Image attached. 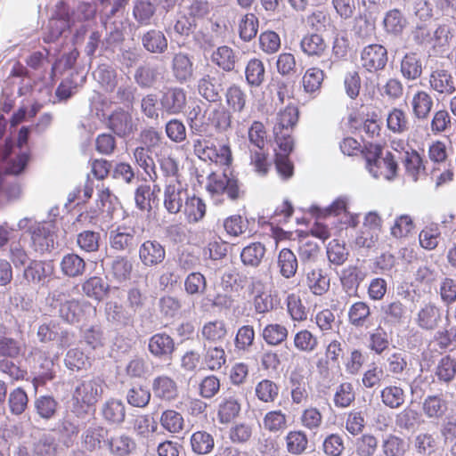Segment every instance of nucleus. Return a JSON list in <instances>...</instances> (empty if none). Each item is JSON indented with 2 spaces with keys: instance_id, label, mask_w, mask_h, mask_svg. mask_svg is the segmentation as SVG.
<instances>
[{
  "instance_id": "37",
  "label": "nucleus",
  "mask_w": 456,
  "mask_h": 456,
  "mask_svg": "<svg viewBox=\"0 0 456 456\" xmlns=\"http://www.w3.org/2000/svg\"><path fill=\"white\" fill-rule=\"evenodd\" d=\"M56 377L54 359L49 356L40 358L37 370L32 379V384L37 390L39 387L46 385Z\"/></svg>"
},
{
  "instance_id": "60",
  "label": "nucleus",
  "mask_w": 456,
  "mask_h": 456,
  "mask_svg": "<svg viewBox=\"0 0 456 456\" xmlns=\"http://www.w3.org/2000/svg\"><path fill=\"white\" fill-rule=\"evenodd\" d=\"M8 407L12 415H21L28 408V397L22 387H16L8 395Z\"/></svg>"
},
{
  "instance_id": "41",
  "label": "nucleus",
  "mask_w": 456,
  "mask_h": 456,
  "mask_svg": "<svg viewBox=\"0 0 456 456\" xmlns=\"http://www.w3.org/2000/svg\"><path fill=\"white\" fill-rule=\"evenodd\" d=\"M93 75L105 91L112 92L117 87L118 73L111 64L102 63L98 65Z\"/></svg>"
},
{
  "instance_id": "24",
  "label": "nucleus",
  "mask_w": 456,
  "mask_h": 456,
  "mask_svg": "<svg viewBox=\"0 0 456 456\" xmlns=\"http://www.w3.org/2000/svg\"><path fill=\"white\" fill-rule=\"evenodd\" d=\"M421 410L428 419L440 420L448 411V402L443 395H428L423 399Z\"/></svg>"
},
{
  "instance_id": "1",
  "label": "nucleus",
  "mask_w": 456,
  "mask_h": 456,
  "mask_svg": "<svg viewBox=\"0 0 456 456\" xmlns=\"http://www.w3.org/2000/svg\"><path fill=\"white\" fill-rule=\"evenodd\" d=\"M366 162V168L374 178L383 175L387 180H393L398 170V164L391 151L384 154V147L379 143L366 142L362 150Z\"/></svg>"
},
{
  "instance_id": "54",
  "label": "nucleus",
  "mask_w": 456,
  "mask_h": 456,
  "mask_svg": "<svg viewBox=\"0 0 456 456\" xmlns=\"http://www.w3.org/2000/svg\"><path fill=\"white\" fill-rule=\"evenodd\" d=\"M76 244L85 253L97 252L101 245V233L92 230H84L77 234Z\"/></svg>"
},
{
  "instance_id": "38",
  "label": "nucleus",
  "mask_w": 456,
  "mask_h": 456,
  "mask_svg": "<svg viewBox=\"0 0 456 456\" xmlns=\"http://www.w3.org/2000/svg\"><path fill=\"white\" fill-rule=\"evenodd\" d=\"M400 72L407 80H415L422 74V61L416 53H407L400 63Z\"/></svg>"
},
{
  "instance_id": "43",
  "label": "nucleus",
  "mask_w": 456,
  "mask_h": 456,
  "mask_svg": "<svg viewBox=\"0 0 456 456\" xmlns=\"http://www.w3.org/2000/svg\"><path fill=\"white\" fill-rule=\"evenodd\" d=\"M266 248L261 242H252L244 247L240 252L242 264L247 267L256 268L265 257Z\"/></svg>"
},
{
  "instance_id": "33",
  "label": "nucleus",
  "mask_w": 456,
  "mask_h": 456,
  "mask_svg": "<svg viewBox=\"0 0 456 456\" xmlns=\"http://www.w3.org/2000/svg\"><path fill=\"white\" fill-rule=\"evenodd\" d=\"M58 447L53 435L43 433L33 438L30 451L32 456H57Z\"/></svg>"
},
{
  "instance_id": "30",
  "label": "nucleus",
  "mask_w": 456,
  "mask_h": 456,
  "mask_svg": "<svg viewBox=\"0 0 456 456\" xmlns=\"http://www.w3.org/2000/svg\"><path fill=\"white\" fill-rule=\"evenodd\" d=\"M110 244L115 250L132 252L137 246V238L134 230L118 227L116 231L110 232Z\"/></svg>"
},
{
  "instance_id": "3",
  "label": "nucleus",
  "mask_w": 456,
  "mask_h": 456,
  "mask_svg": "<svg viewBox=\"0 0 456 456\" xmlns=\"http://www.w3.org/2000/svg\"><path fill=\"white\" fill-rule=\"evenodd\" d=\"M298 110L294 106H288L281 111L278 121L273 126L275 142L279 150L285 152H292L294 150V139L290 130L297 123Z\"/></svg>"
},
{
  "instance_id": "56",
  "label": "nucleus",
  "mask_w": 456,
  "mask_h": 456,
  "mask_svg": "<svg viewBox=\"0 0 456 456\" xmlns=\"http://www.w3.org/2000/svg\"><path fill=\"white\" fill-rule=\"evenodd\" d=\"M53 431L63 438V444L69 447L73 444L74 437L78 435L79 426L71 419L69 415H67L55 424Z\"/></svg>"
},
{
  "instance_id": "22",
  "label": "nucleus",
  "mask_w": 456,
  "mask_h": 456,
  "mask_svg": "<svg viewBox=\"0 0 456 456\" xmlns=\"http://www.w3.org/2000/svg\"><path fill=\"white\" fill-rule=\"evenodd\" d=\"M86 76L83 70H74L68 74L59 84L55 95L59 102H66L77 92V89L86 82Z\"/></svg>"
},
{
  "instance_id": "10",
  "label": "nucleus",
  "mask_w": 456,
  "mask_h": 456,
  "mask_svg": "<svg viewBox=\"0 0 456 456\" xmlns=\"http://www.w3.org/2000/svg\"><path fill=\"white\" fill-rule=\"evenodd\" d=\"M147 350L152 358L170 362L176 351V343L166 331H160L149 338Z\"/></svg>"
},
{
  "instance_id": "58",
  "label": "nucleus",
  "mask_w": 456,
  "mask_h": 456,
  "mask_svg": "<svg viewBox=\"0 0 456 456\" xmlns=\"http://www.w3.org/2000/svg\"><path fill=\"white\" fill-rule=\"evenodd\" d=\"M288 334L289 331L285 326L271 323L263 329L261 336L267 345L278 346L287 339Z\"/></svg>"
},
{
  "instance_id": "25",
  "label": "nucleus",
  "mask_w": 456,
  "mask_h": 456,
  "mask_svg": "<svg viewBox=\"0 0 456 456\" xmlns=\"http://www.w3.org/2000/svg\"><path fill=\"white\" fill-rule=\"evenodd\" d=\"M143 49L152 54H164L168 49V40L161 30L151 28L142 34Z\"/></svg>"
},
{
  "instance_id": "35",
  "label": "nucleus",
  "mask_w": 456,
  "mask_h": 456,
  "mask_svg": "<svg viewBox=\"0 0 456 456\" xmlns=\"http://www.w3.org/2000/svg\"><path fill=\"white\" fill-rule=\"evenodd\" d=\"M382 22L386 33L394 37H400L408 23L403 12L397 8L387 11Z\"/></svg>"
},
{
  "instance_id": "13",
  "label": "nucleus",
  "mask_w": 456,
  "mask_h": 456,
  "mask_svg": "<svg viewBox=\"0 0 456 456\" xmlns=\"http://www.w3.org/2000/svg\"><path fill=\"white\" fill-rule=\"evenodd\" d=\"M107 126L119 138H128L137 130L132 114L122 108L113 110L108 118Z\"/></svg>"
},
{
  "instance_id": "17",
  "label": "nucleus",
  "mask_w": 456,
  "mask_h": 456,
  "mask_svg": "<svg viewBox=\"0 0 456 456\" xmlns=\"http://www.w3.org/2000/svg\"><path fill=\"white\" fill-rule=\"evenodd\" d=\"M139 259L147 268L156 267L166 258V248L159 240H147L139 247Z\"/></svg>"
},
{
  "instance_id": "46",
  "label": "nucleus",
  "mask_w": 456,
  "mask_h": 456,
  "mask_svg": "<svg viewBox=\"0 0 456 456\" xmlns=\"http://www.w3.org/2000/svg\"><path fill=\"white\" fill-rule=\"evenodd\" d=\"M79 57V52L77 48L73 47L68 52L63 53L52 65V73L56 76L57 74L62 75L65 72L71 73L75 69V65Z\"/></svg>"
},
{
  "instance_id": "2",
  "label": "nucleus",
  "mask_w": 456,
  "mask_h": 456,
  "mask_svg": "<svg viewBox=\"0 0 456 456\" xmlns=\"http://www.w3.org/2000/svg\"><path fill=\"white\" fill-rule=\"evenodd\" d=\"M70 383L73 387L72 398L94 406L102 398L105 386L104 380L94 375L83 376L81 379L75 377Z\"/></svg>"
},
{
  "instance_id": "51",
  "label": "nucleus",
  "mask_w": 456,
  "mask_h": 456,
  "mask_svg": "<svg viewBox=\"0 0 456 456\" xmlns=\"http://www.w3.org/2000/svg\"><path fill=\"white\" fill-rule=\"evenodd\" d=\"M241 410L239 399L234 396L224 397L219 403L217 417L222 424L230 423L240 413Z\"/></svg>"
},
{
  "instance_id": "63",
  "label": "nucleus",
  "mask_w": 456,
  "mask_h": 456,
  "mask_svg": "<svg viewBox=\"0 0 456 456\" xmlns=\"http://www.w3.org/2000/svg\"><path fill=\"white\" fill-rule=\"evenodd\" d=\"M226 103L233 112H241L246 105L247 95L241 88L232 85L225 88L224 94Z\"/></svg>"
},
{
  "instance_id": "26",
  "label": "nucleus",
  "mask_w": 456,
  "mask_h": 456,
  "mask_svg": "<svg viewBox=\"0 0 456 456\" xmlns=\"http://www.w3.org/2000/svg\"><path fill=\"white\" fill-rule=\"evenodd\" d=\"M106 266L108 268V274L115 281L122 283L130 280L133 263L127 256H116L106 263Z\"/></svg>"
},
{
  "instance_id": "8",
  "label": "nucleus",
  "mask_w": 456,
  "mask_h": 456,
  "mask_svg": "<svg viewBox=\"0 0 456 456\" xmlns=\"http://www.w3.org/2000/svg\"><path fill=\"white\" fill-rule=\"evenodd\" d=\"M74 25V19L67 5L61 4L55 14L49 20L43 34L45 43H53Z\"/></svg>"
},
{
  "instance_id": "40",
  "label": "nucleus",
  "mask_w": 456,
  "mask_h": 456,
  "mask_svg": "<svg viewBox=\"0 0 456 456\" xmlns=\"http://www.w3.org/2000/svg\"><path fill=\"white\" fill-rule=\"evenodd\" d=\"M423 422L421 413L411 407L404 408L395 418L396 427L408 432H414Z\"/></svg>"
},
{
  "instance_id": "59",
  "label": "nucleus",
  "mask_w": 456,
  "mask_h": 456,
  "mask_svg": "<svg viewBox=\"0 0 456 456\" xmlns=\"http://www.w3.org/2000/svg\"><path fill=\"white\" fill-rule=\"evenodd\" d=\"M149 152V149L140 146L135 148L134 157L137 165L143 169L150 180L155 182L158 178L156 167Z\"/></svg>"
},
{
  "instance_id": "45",
  "label": "nucleus",
  "mask_w": 456,
  "mask_h": 456,
  "mask_svg": "<svg viewBox=\"0 0 456 456\" xmlns=\"http://www.w3.org/2000/svg\"><path fill=\"white\" fill-rule=\"evenodd\" d=\"M192 452L197 455H206L212 452L215 448L214 436L207 431H196L190 439Z\"/></svg>"
},
{
  "instance_id": "47",
  "label": "nucleus",
  "mask_w": 456,
  "mask_h": 456,
  "mask_svg": "<svg viewBox=\"0 0 456 456\" xmlns=\"http://www.w3.org/2000/svg\"><path fill=\"white\" fill-rule=\"evenodd\" d=\"M431 87L441 94H452L455 91L452 74L445 69H436L430 75Z\"/></svg>"
},
{
  "instance_id": "42",
  "label": "nucleus",
  "mask_w": 456,
  "mask_h": 456,
  "mask_svg": "<svg viewBox=\"0 0 456 456\" xmlns=\"http://www.w3.org/2000/svg\"><path fill=\"white\" fill-rule=\"evenodd\" d=\"M102 40V51L107 54V57H109V54H114L117 49L123 48L125 34L122 24L110 26Z\"/></svg>"
},
{
  "instance_id": "27",
  "label": "nucleus",
  "mask_w": 456,
  "mask_h": 456,
  "mask_svg": "<svg viewBox=\"0 0 456 456\" xmlns=\"http://www.w3.org/2000/svg\"><path fill=\"white\" fill-rule=\"evenodd\" d=\"M101 415L110 425H121L126 419V404L121 399L110 398L102 403Z\"/></svg>"
},
{
  "instance_id": "7",
  "label": "nucleus",
  "mask_w": 456,
  "mask_h": 456,
  "mask_svg": "<svg viewBox=\"0 0 456 456\" xmlns=\"http://www.w3.org/2000/svg\"><path fill=\"white\" fill-rule=\"evenodd\" d=\"M162 115H179L186 110L187 92L180 86H164L159 92Z\"/></svg>"
},
{
  "instance_id": "29",
  "label": "nucleus",
  "mask_w": 456,
  "mask_h": 456,
  "mask_svg": "<svg viewBox=\"0 0 456 456\" xmlns=\"http://www.w3.org/2000/svg\"><path fill=\"white\" fill-rule=\"evenodd\" d=\"M60 407L59 402L50 395L36 396L33 402V411L38 419L48 421L53 419Z\"/></svg>"
},
{
  "instance_id": "48",
  "label": "nucleus",
  "mask_w": 456,
  "mask_h": 456,
  "mask_svg": "<svg viewBox=\"0 0 456 456\" xmlns=\"http://www.w3.org/2000/svg\"><path fill=\"white\" fill-rule=\"evenodd\" d=\"M212 61L224 71L230 72L235 69L238 56L231 47L222 45L213 53Z\"/></svg>"
},
{
  "instance_id": "19",
  "label": "nucleus",
  "mask_w": 456,
  "mask_h": 456,
  "mask_svg": "<svg viewBox=\"0 0 456 456\" xmlns=\"http://www.w3.org/2000/svg\"><path fill=\"white\" fill-rule=\"evenodd\" d=\"M175 79L184 84L191 80L194 72L192 57L183 52L175 53L171 63Z\"/></svg>"
},
{
  "instance_id": "23",
  "label": "nucleus",
  "mask_w": 456,
  "mask_h": 456,
  "mask_svg": "<svg viewBox=\"0 0 456 456\" xmlns=\"http://www.w3.org/2000/svg\"><path fill=\"white\" fill-rule=\"evenodd\" d=\"M194 148L195 151L202 154V158L208 159L213 162L229 166L232 161L231 148L226 144H222L219 147L213 144L202 146L201 142L198 140Z\"/></svg>"
},
{
  "instance_id": "50",
  "label": "nucleus",
  "mask_w": 456,
  "mask_h": 456,
  "mask_svg": "<svg viewBox=\"0 0 456 456\" xmlns=\"http://www.w3.org/2000/svg\"><path fill=\"white\" fill-rule=\"evenodd\" d=\"M300 48L308 56H322L327 48L322 37L317 33L305 35L300 42Z\"/></svg>"
},
{
  "instance_id": "52",
  "label": "nucleus",
  "mask_w": 456,
  "mask_h": 456,
  "mask_svg": "<svg viewBox=\"0 0 456 456\" xmlns=\"http://www.w3.org/2000/svg\"><path fill=\"white\" fill-rule=\"evenodd\" d=\"M278 266L281 276L289 279L295 276L298 261L296 255L289 248H282L278 255Z\"/></svg>"
},
{
  "instance_id": "34",
  "label": "nucleus",
  "mask_w": 456,
  "mask_h": 456,
  "mask_svg": "<svg viewBox=\"0 0 456 456\" xmlns=\"http://www.w3.org/2000/svg\"><path fill=\"white\" fill-rule=\"evenodd\" d=\"M306 281L310 290L318 296L326 293L330 289V278L322 268L304 267Z\"/></svg>"
},
{
  "instance_id": "44",
  "label": "nucleus",
  "mask_w": 456,
  "mask_h": 456,
  "mask_svg": "<svg viewBox=\"0 0 456 456\" xmlns=\"http://www.w3.org/2000/svg\"><path fill=\"white\" fill-rule=\"evenodd\" d=\"M134 202L138 209L151 213L158 208L159 198H155L151 193V188L148 184H140L134 191Z\"/></svg>"
},
{
  "instance_id": "21",
  "label": "nucleus",
  "mask_w": 456,
  "mask_h": 456,
  "mask_svg": "<svg viewBox=\"0 0 456 456\" xmlns=\"http://www.w3.org/2000/svg\"><path fill=\"white\" fill-rule=\"evenodd\" d=\"M111 287L108 281L100 276H91L81 283V291L86 297L97 302L107 298Z\"/></svg>"
},
{
  "instance_id": "36",
  "label": "nucleus",
  "mask_w": 456,
  "mask_h": 456,
  "mask_svg": "<svg viewBox=\"0 0 456 456\" xmlns=\"http://www.w3.org/2000/svg\"><path fill=\"white\" fill-rule=\"evenodd\" d=\"M105 314L107 321L118 328L126 327L133 322V317L128 311L115 301H109L105 304Z\"/></svg>"
},
{
  "instance_id": "31",
  "label": "nucleus",
  "mask_w": 456,
  "mask_h": 456,
  "mask_svg": "<svg viewBox=\"0 0 456 456\" xmlns=\"http://www.w3.org/2000/svg\"><path fill=\"white\" fill-rule=\"evenodd\" d=\"M188 124L191 133L194 134L207 137H211L215 134L209 114L205 112V114L200 115V108L199 106L189 113Z\"/></svg>"
},
{
  "instance_id": "18",
  "label": "nucleus",
  "mask_w": 456,
  "mask_h": 456,
  "mask_svg": "<svg viewBox=\"0 0 456 456\" xmlns=\"http://www.w3.org/2000/svg\"><path fill=\"white\" fill-rule=\"evenodd\" d=\"M159 66L150 61L140 63L134 73V81L141 89H151L159 81Z\"/></svg>"
},
{
  "instance_id": "4",
  "label": "nucleus",
  "mask_w": 456,
  "mask_h": 456,
  "mask_svg": "<svg viewBox=\"0 0 456 456\" xmlns=\"http://www.w3.org/2000/svg\"><path fill=\"white\" fill-rule=\"evenodd\" d=\"M58 317L66 324L80 327L86 320L91 305L86 300L70 298L56 305Z\"/></svg>"
},
{
  "instance_id": "53",
  "label": "nucleus",
  "mask_w": 456,
  "mask_h": 456,
  "mask_svg": "<svg viewBox=\"0 0 456 456\" xmlns=\"http://www.w3.org/2000/svg\"><path fill=\"white\" fill-rule=\"evenodd\" d=\"M435 374L440 383L450 384L456 377V359L450 354L442 357Z\"/></svg>"
},
{
  "instance_id": "6",
  "label": "nucleus",
  "mask_w": 456,
  "mask_h": 456,
  "mask_svg": "<svg viewBox=\"0 0 456 456\" xmlns=\"http://www.w3.org/2000/svg\"><path fill=\"white\" fill-rule=\"evenodd\" d=\"M226 86L225 75L210 71L198 81V93L208 103H221Z\"/></svg>"
},
{
  "instance_id": "5",
  "label": "nucleus",
  "mask_w": 456,
  "mask_h": 456,
  "mask_svg": "<svg viewBox=\"0 0 456 456\" xmlns=\"http://www.w3.org/2000/svg\"><path fill=\"white\" fill-rule=\"evenodd\" d=\"M207 190L211 195L226 194L228 199L235 201L244 194L241 183L232 174L224 172L222 175L211 173L208 176Z\"/></svg>"
},
{
  "instance_id": "20",
  "label": "nucleus",
  "mask_w": 456,
  "mask_h": 456,
  "mask_svg": "<svg viewBox=\"0 0 456 456\" xmlns=\"http://www.w3.org/2000/svg\"><path fill=\"white\" fill-rule=\"evenodd\" d=\"M60 270L63 277L76 279L82 277L87 270L84 257L75 252L66 253L61 259Z\"/></svg>"
},
{
  "instance_id": "16",
  "label": "nucleus",
  "mask_w": 456,
  "mask_h": 456,
  "mask_svg": "<svg viewBox=\"0 0 456 456\" xmlns=\"http://www.w3.org/2000/svg\"><path fill=\"white\" fill-rule=\"evenodd\" d=\"M361 63L369 72L381 70L387 63V50L381 45H369L362 51Z\"/></svg>"
},
{
  "instance_id": "12",
  "label": "nucleus",
  "mask_w": 456,
  "mask_h": 456,
  "mask_svg": "<svg viewBox=\"0 0 456 456\" xmlns=\"http://www.w3.org/2000/svg\"><path fill=\"white\" fill-rule=\"evenodd\" d=\"M53 266L50 263L33 259L23 268L20 283L26 286H43L52 273Z\"/></svg>"
},
{
  "instance_id": "28",
  "label": "nucleus",
  "mask_w": 456,
  "mask_h": 456,
  "mask_svg": "<svg viewBox=\"0 0 456 456\" xmlns=\"http://www.w3.org/2000/svg\"><path fill=\"white\" fill-rule=\"evenodd\" d=\"M152 393L155 397L171 402L178 397L176 382L167 376H159L152 380Z\"/></svg>"
},
{
  "instance_id": "15",
  "label": "nucleus",
  "mask_w": 456,
  "mask_h": 456,
  "mask_svg": "<svg viewBox=\"0 0 456 456\" xmlns=\"http://www.w3.org/2000/svg\"><path fill=\"white\" fill-rule=\"evenodd\" d=\"M443 309L435 303L424 304L419 310L415 322L417 326L426 331H434L440 328L443 322Z\"/></svg>"
},
{
  "instance_id": "64",
  "label": "nucleus",
  "mask_w": 456,
  "mask_h": 456,
  "mask_svg": "<svg viewBox=\"0 0 456 456\" xmlns=\"http://www.w3.org/2000/svg\"><path fill=\"white\" fill-rule=\"evenodd\" d=\"M142 53L136 48H119L118 53L116 54L114 60L121 66L122 69L130 71L131 69L137 67Z\"/></svg>"
},
{
  "instance_id": "55",
  "label": "nucleus",
  "mask_w": 456,
  "mask_h": 456,
  "mask_svg": "<svg viewBox=\"0 0 456 456\" xmlns=\"http://www.w3.org/2000/svg\"><path fill=\"white\" fill-rule=\"evenodd\" d=\"M21 345L15 338L6 337V327L0 323V356L15 359L21 354Z\"/></svg>"
},
{
  "instance_id": "9",
  "label": "nucleus",
  "mask_w": 456,
  "mask_h": 456,
  "mask_svg": "<svg viewBox=\"0 0 456 456\" xmlns=\"http://www.w3.org/2000/svg\"><path fill=\"white\" fill-rule=\"evenodd\" d=\"M28 233L31 237V247L36 252L43 255L54 248L56 235L52 223L35 221L34 224L28 227Z\"/></svg>"
},
{
  "instance_id": "14",
  "label": "nucleus",
  "mask_w": 456,
  "mask_h": 456,
  "mask_svg": "<svg viewBox=\"0 0 456 456\" xmlns=\"http://www.w3.org/2000/svg\"><path fill=\"white\" fill-rule=\"evenodd\" d=\"M110 431L108 428L100 424H93L83 432L82 444L90 452L106 449L110 443Z\"/></svg>"
},
{
  "instance_id": "57",
  "label": "nucleus",
  "mask_w": 456,
  "mask_h": 456,
  "mask_svg": "<svg viewBox=\"0 0 456 456\" xmlns=\"http://www.w3.org/2000/svg\"><path fill=\"white\" fill-rule=\"evenodd\" d=\"M82 341L92 350L105 346L106 337L103 328L100 324H94L82 332Z\"/></svg>"
},
{
  "instance_id": "49",
  "label": "nucleus",
  "mask_w": 456,
  "mask_h": 456,
  "mask_svg": "<svg viewBox=\"0 0 456 456\" xmlns=\"http://www.w3.org/2000/svg\"><path fill=\"white\" fill-rule=\"evenodd\" d=\"M133 17L140 26H148L156 12V6L150 0H134L133 2Z\"/></svg>"
},
{
  "instance_id": "32",
  "label": "nucleus",
  "mask_w": 456,
  "mask_h": 456,
  "mask_svg": "<svg viewBox=\"0 0 456 456\" xmlns=\"http://www.w3.org/2000/svg\"><path fill=\"white\" fill-rule=\"evenodd\" d=\"M197 22L191 17H188L186 14H183L177 17L175 20L173 27L166 28V32L168 34H175L177 41L183 40L181 45H185L186 40L192 36L195 37V31L197 28Z\"/></svg>"
},
{
  "instance_id": "61",
  "label": "nucleus",
  "mask_w": 456,
  "mask_h": 456,
  "mask_svg": "<svg viewBox=\"0 0 456 456\" xmlns=\"http://www.w3.org/2000/svg\"><path fill=\"white\" fill-rule=\"evenodd\" d=\"M364 279V273L356 266L350 265L342 271L340 281L347 293L356 291Z\"/></svg>"
},
{
  "instance_id": "62",
  "label": "nucleus",
  "mask_w": 456,
  "mask_h": 456,
  "mask_svg": "<svg viewBox=\"0 0 456 456\" xmlns=\"http://www.w3.org/2000/svg\"><path fill=\"white\" fill-rule=\"evenodd\" d=\"M380 397L382 403L391 409H397L401 407L405 401L403 389L397 386H388L384 387L381 390Z\"/></svg>"
},
{
  "instance_id": "11",
  "label": "nucleus",
  "mask_w": 456,
  "mask_h": 456,
  "mask_svg": "<svg viewBox=\"0 0 456 456\" xmlns=\"http://www.w3.org/2000/svg\"><path fill=\"white\" fill-rule=\"evenodd\" d=\"M70 332L61 326L57 320H49L39 324L37 337L40 343L49 344L56 342L61 348L68 347L70 344Z\"/></svg>"
},
{
  "instance_id": "39",
  "label": "nucleus",
  "mask_w": 456,
  "mask_h": 456,
  "mask_svg": "<svg viewBox=\"0 0 456 456\" xmlns=\"http://www.w3.org/2000/svg\"><path fill=\"white\" fill-rule=\"evenodd\" d=\"M64 365L70 372L87 371L91 367L90 358L81 349L75 347L67 351Z\"/></svg>"
}]
</instances>
